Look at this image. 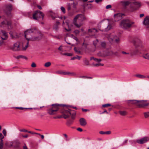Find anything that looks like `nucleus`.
<instances>
[{
  "mask_svg": "<svg viewBox=\"0 0 149 149\" xmlns=\"http://www.w3.org/2000/svg\"><path fill=\"white\" fill-rule=\"evenodd\" d=\"M25 37L27 40L22 45V49L26 50L29 46V41H34L40 39L42 37V34L36 29H29L24 32Z\"/></svg>",
  "mask_w": 149,
  "mask_h": 149,
  "instance_id": "1",
  "label": "nucleus"
},
{
  "mask_svg": "<svg viewBox=\"0 0 149 149\" xmlns=\"http://www.w3.org/2000/svg\"><path fill=\"white\" fill-rule=\"evenodd\" d=\"M86 18L83 15L79 14L74 18L73 23L76 26L79 28L82 25V22Z\"/></svg>",
  "mask_w": 149,
  "mask_h": 149,
  "instance_id": "2",
  "label": "nucleus"
},
{
  "mask_svg": "<svg viewBox=\"0 0 149 149\" xmlns=\"http://www.w3.org/2000/svg\"><path fill=\"white\" fill-rule=\"evenodd\" d=\"M134 24V22L128 19H125L121 21L120 25L123 29H127L132 27Z\"/></svg>",
  "mask_w": 149,
  "mask_h": 149,
  "instance_id": "3",
  "label": "nucleus"
},
{
  "mask_svg": "<svg viewBox=\"0 0 149 149\" xmlns=\"http://www.w3.org/2000/svg\"><path fill=\"white\" fill-rule=\"evenodd\" d=\"M20 144V142L19 141L18 139H15L12 141L6 142L5 145L8 148H16L19 147Z\"/></svg>",
  "mask_w": 149,
  "mask_h": 149,
  "instance_id": "4",
  "label": "nucleus"
},
{
  "mask_svg": "<svg viewBox=\"0 0 149 149\" xmlns=\"http://www.w3.org/2000/svg\"><path fill=\"white\" fill-rule=\"evenodd\" d=\"M102 24L101 29L102 31H107L112 28L111 24L108 21H102L101 22Z\"/></svg>",
  "mask_w": 149,
  "mask_h": 149,
  "instance_id": "5",
  "label": "nucleus"
},
{
  "mask_svg": "<svg viewBox=\"0 0 149 149\" xmlns=\"http://www.w3.org/2000/svg\"><path fill=\"white\" fill-rule=\"evenodd\" d=\"M61 105V104H53L52 105V108L48 110V113L50 115H54L56 114V112L58 109V107Z\"/></svg>",
  "mask_w": 149,
  "mask_h": 149,
  "instance_id": "6",
  "label": "nucleus"
},
{
  "mask_svg": "<svg viewBox=\"0 0 149 149\" xmlns=\"http://www.w3.org/2000/svg\"><path fill=\"white\" fill-rule=\"evenodd\" d=\"M44 15L42 12L39 11H36L33 14V18L36 20H38L39 19L43 20Z\"/></svg>",
  "mask_w": 149,
  "mask_h": 149,
  "instance_id": "7",
  "label": "nucleus"
},
{
  "mask_svg": "<svg viewBox=\"0 0 149 149\" xmlns=\"http://www.w3.org/2000/svg\"><path fill=\"white\" fill-rule=\"evenodd\" d=\"M107 37L109 41L111 42H118L119 40V38L113 33L108 34L107 35Z\"/></svg>",
  "mask_w": 149,
  "mask_h": 149,
  "instance_id": "8",
  "label": "nucleus"
},
{
  "mask_svg": "<svg viewBox=\"0 0 149 149\" xmlns=\"http://www.w3.org/2000/svg\"><path fill=\"white\" fill-rule=\"evenodd\" d=\"M20 45V43L19 42H17L14 43L13 45L10 47V49L14 51H19L21 49Z\"/></svg>",
  "mask_w": 149,
  "mask_h": 149,
  "instance_id": "9",
  "label": "nucleus"
},
{
  "mask_svg": "<svg viewBox=\"0 0 149 149\" xmlns=\"http://www.w3.org/2000/svg\"><path fill=\"white\" fill-rule=\"evenodd\" d=\"M149 141V137L148 136H145L140 139L136 140V142L137 143L142 144L147 143Z\"/></svg>",
  "mask_w": 149,
  "mask_h": 149,
  "instance_id": "10",
  "label": "nucleus"
},
{
  "mask_svg": "<svg viewBox=\"0 0 149 149\" xmlns=\"http://www.w3.org/2000/svg\"><path fill=\"white\" fill-rule=\"evenodd\" d=\"M133 43L135 47H142V42L141 40L139 38H136L132 42Z\"/></svg>",
  "mask_w": 149,
  "mask_h": 149,
  "instance_id": "11",
  "label": "nucleus"
},
{
  "mask_svg": "<svg viewBox=\"0 0 149 149\" xmlns=\"http://www.w3.org/2000/svg\"><path fill=\"white\" fill-rule=\"evenodd\" d=\"M146 101L145 100H138L137 106L139 108H141L148 106L149 103H146Z\"/></svg>",
  "mask_w": 149,
  "mask_h": 149,
  "instance_id": "12",
  "label": "nucleus"
},
{
  "mask_svg": "<svg viewBox=\"0 0 149 149\" xmlns=\"http://www.w3.org/2000/svg\"><path fill=\"white\" fill-rule=\"evenodd\" d=\"M56 73L57 74H64L65 75H67L69 76H75L76 75V74L74 72H65L62 71H57L56 72Z\"/></svg>",
  "mask_w": 149,
  "mask_h": 149,
  "instance_id": "13",
  "label": "nucleus"
},
{
  "mask_svg": "<svg viewBox=\"0 0 149 149\" xmlns=\"http://www.w3.org/2000/svg\"><path fill=\"white\" fill-rule=\"evenodd\" d=\"M0 35L1 36V38L3 40H6L8 38V34L5 31L1 30Z\"/></svg>",
  "mask_w": 149,
  "mask_h": 149,
  "instance_id": "14",
  "label": "nucleus"
},
{
  "mask_svg": "<svg viewBox=\"0 0 149 149\" xmlns=\"http://www.w3.org/2000/svg\"><path fill=\"white\" fill-rule=\"evenodd\" d=\"M11 23L10 22H7L6 21H4L1 23V27H3L4 25H7L9 29H11Z\"/></svg>",
  "mask_w": 149,
  "mask_h": 149,
  "instance_id": "15",
  "label": "nucleus"
},
{
  "mask_svg": "<svg viewBox=\"0 0 149 149\" xmlns=\"http://www.w3.org/2000/svg\"><path fill=\"white\" fill-rule=\"evenodd\" d=\"M130 54L131 56L135 55L138 52L136 49H130Z\"/></svg>",
  "mask_w": 149,
  "mask_h": 149,
  "instance_id": "16",
  "label": "nucleus"
},
{
  "mask_svg": "<svg viewBox=\"0 0 149 149\" xmlns=\"http://www.w3.org/2000/svg\"><path fill=\"white\" fill-rule=\"evenodd\" d=\"M115 21H118L122 19V15L120 13H117L114 15Z\"/></svg>",
  "mask_w": 149,
  "mask_h": 149,
  "instance_id": "17",
  "label": "nucleus"
},
{
  "mask_svg": "<svg viewBox=\"0 0 149 149\" xmlns=\"http://www.w3.org/2000/svg\"><path fill=\"white\" fill-rule=\"evenodd\" d=\"M144 25L145 26L148 28L149 26V18L148 17H146L144 19L143 22Z\"/></svg>",
  "mask_w": 149,
  "mask_h": 149,
  "instance_id": "18",
  "label": "nucleus"
},
{
  "mask_svg": "<svg viewBox=\"0 0 149 149\" xmlns=\"http://www.w3.org/2000/svg\"><path fill=\"white\" fill-rule=\"evenodd\" d=\"M80 124L83 126H85L87 124L86 120L84 118H81L79 120Z\"/></svg>",
  "mask_w": 149,
  "mask_h": 149,
  "instance_id": "19",
  "label": "nucleus"
},
{
  "mask_svg": "<svg viewBox=\"0 0 149 149\" xmlns=\"http://www.w3.org/2000/svg\"><path fill=\"white\" fill-rule=\"evenodd\" d=\"M12 6L10 4H9L7 6L6 9L8 10V12H6V13L8 15L10 14V11L12 9Z\"/></svg>",
  "mask_w": 149,
  "mask_h": 149,
  "instance_id": "20",
  "label": "nucleus"
},
{
  "mask_svg": "<svg viewBox=\"0 0 149 149\" xmlns=\"http://www.w3.org/2000/svg\"><path fill=\"white\" fill-rule=\"evenodd\" d=\"M49 13V15L53 19H54L55 18L58 17L57 15L56 14L54 13L52 11H50Z\"/></svg>",
  "mask_w": 149,
  "mask_h": 149,
  "instance_id": "21",
  "label": "nucleus"
},
{
  "mask_svg": "<svg viewBox=\"0 0 149 149\" xmlns=\"http://www.w3.org/2000/svg\"><path fill=\"white\" fill-rule=\"evenodd\" d=\"M66 24H67V27H68V28L67 29L66 28H65V30L67 31H69L71 30L72 28V25H70L69 23L68 22H66Z\"/></svg>",
  "mask_w": 149,
  "mask_h": 149,
  "instance_id": "22",
  "label": "nucleus"
},
{
  "mask_svg": "<svg viewBox=\"0 0 149 149\" xmlns=\"http://www.w3.org/2000/svg\"><path fill=\"white\" fill-rule=\"evenodd\" d=\"M97 31H98L95 28L90 29H89L88 30V32L91 33L92 34L95 33L97 32Z\"/></svg>",
  "mask_w": 149,
  "mask_h": 149,
  "instance_id": "23",
  "label": "nucleus"
},
{
  "mask_svg": "<svg viewBox=\"0 0 149 149\" xmlns=\"http://www.w3.org/2000/svg\"><path fill=\"white\" fill-rule=\"evenodd\" d=\"M10 36L11 37L13 38H17L19 37V35L17 34L15 32H14L12 34H11Z\"/></svg>",
  "mask_w": 149,
  "mask_h": 149,
  "instance_id": "24",
  "label": "nucleus"
},
{
  "mask_svg": "<svg viewBox=\"0 0 149 149\" xmlns=\"http://www.w3.org/2000/svg\"><path fill=\"white\" fill-rule=\"evenodd\" d=\"M135 76L141 79H144L146 78V77L145 76L140 74H136Z\"/></svg>",
  "mask_w": 149,
  "mask_h": 149,
  "instance_id": "25",
  "label": "nucleus"
},
{
  "mask_svg": "<svg viewBox=\"0 0 149 149\" xmlns=\"http://www.w3.org/2000/svg\"><path fill=\"white\" fill-rule=\"evenodd\" d=\"M129 101L132 102V104H134L137 106L138 100H130Z\"/></svg>",
  "mask_w": 149,
  "mask_h": 149,
  "instance_id": "26",
  "label": "nucleus"
},
{
  "mask_svg": "<svg viewBox=\"0 0 149 149\" xmlns=\"http://www.w3.org/2000/svg\"><path fill=\"white\" fill-rule=\"evenodd\" d=\"M122 4L124 6H126L130 3V1H123L121 2Z\"/></svg>",
  "mask_w": 149,
  "mask_h": 149,
  "instance_id": "27",
  "label": "nucleus"
},
{
  "mask_svg": "<svg viewBox=\"0 0 149 149\" xmlns=\"http://www.w3.org/2000/svg\"><path fill=\"white\" fill-rule=\"evenodd\" d=\"M143 56V58H145V59L149 60V53H146L144 54Z\"/></svg>",
  "mask_w": 149,
  "mask_h": 149,
  "instance_id": "28",
  "label": "nucleus"
},
{
  "mask_svg": "<svg viewBox=\"0 0 149 149\" xmlns=\"http://www.w3.org/2000/svg\"><path fill=\"white\" fill-rule=\"evenodd\" d=\"M63 114H69L70 115H71V112H70V110L68 109L67 110H64V111L63 112Z\"/></svg>",
  "mask_w": 149,
  "mask_h": 149,
  "instance_id": "29",
  "label": "nucleus"
},
{
  "mask_svg": "<svg viewBox=\"0 0 149 149\" xmlns=\"http://www.w3.org/2000/svg\"><path fill=\"white\" fill-rule=\"evenodd\" d=\"M51 65V63L50 62H48L44 64V66L45 67H49Z\"/></svg>",
  "mask_w": 149,
  "mask_h": 149,
  "instance_id": "30",
  "label": "nucleus"
},
{
  "mask_svg": "<svg viewBox=\"0 0 149 149\" xmlns=\"http://www.w3.org/2000/svg\"><path fill=\"white\" fill-rule=\"evenodd\" d=\"M15 58L17 59H19L21 58H23L26 59V58L24 56L22 55H19L15 57Z\"/></svg>",
  "mask_w": 149,
  "mask_h": 149,
  "instance_id": "31",
  "label": "nucleus"
},
{
  "mask_svg": "<svg viewBox=\"0 0 149 149\" xmlns=\"http://www.w3.org/2000/svg\"><path fill=\"white\" fill-rule=\"evenodd\" d=\"M143 114L145 117L146 118H147L149 116V111L144 112Z\"/></svg>",
  "mask_w": 149,
  "mask_h": 149,
  "instance_id": "32",
  "label": "nucleus"
},
{
  "mask_svg": "<svg viewBox=\"0 0 149 149\" xmlns=\"http://www.w3.org/2000/svg\"><path fill=\"white\" fill-rule=\"evenodd\" d=\"M72 8L74 9V10H76L77 9V7L76 5L77 4H76L74 1L72 3Z\"/></svg>",
  "mask_w": 149,
  "mask_h": 149,
  "instance_id": "33",
  "label": "nucleus"
},
{
  "mask_svg": "<svg viewBox=\"0 0 149 149\" xmlns=\"http://www.w3.org/2000/svg\"><path fill=\"white\" fill-rule=\"evenodd\" d=\"M84 62L86 65H89V61L86 58L84 59Z\"/></svg>",
  "mask_w": 149,
  "mask_h": 149,
  "instance_id": "34",
  "label": "nucleus"
},
{
  "mask_svg": "<svg viewBox=\"0 0 149 149\" xmlns=\"http://www.w3.org/2000/svg\"><path fill=\"white\" fill-rule=\"evenodd\" d=\"M81 58V56H74L71 58V60H74L76 59H77L78 60H80Z\"/></svg>",
  "mask_w": 149,
  "mask_h": 149,
  "instance_id": "35",
  "label": "nucleus"
},
{
  "mask_svg": "<svg viewBox=\"0 0 149 149\" xmlns=\"http://www.w3.org/2000/svg\"><path fill=\"white\" fill-rule=\"evenodd\" d=\"M119 113L122 116H125L127 114V112L125 111H120Z\"/></svg>",
  "mask_w": 149,
  "mask_h": 149,
  "instance_id": "36",
  "label": "nucleus"
},
{
  "mask_svg": "<svg viewBox=\"0 0 149 149\" xmlns=\"http://www.w3.org/2000/svg\"><path fill=\"white\" fill-rule=\"evenodd\" d=\"M74 50L75 52L77 54H79L80 53V51L79 49H77L76 47H74Z\"/></svg>",
  "mask_w": 149,
  "mask_h": 149,
  "instance_id": "37",
  "label": "nucleus"
},
{
  "mask_svg": "<svg viewBox=\"0 0 149 149\" xmlns=\"http://www.w3.org/2000/svg\"><path fill=\"white\" fill-rule=\"evenodd\" d=\"M3 140H1V141H0V149H2L3 148Z\"/></svg>",
  "mask_w": 149,
  "mask_h": 149,
  "instance_id": "38",
  "label": "nucleus"
},
{
  "mask_svg": "<svg viewBox=\"0 0 149 149\" xmlns=\"http://www.w3.org/2000/svg\"><path fill=\"white\" fill-rule=\"evenodd\" d=\"M63 117L65 119L68 118L69 116V115L68 114H63Z\"/></svg>",
  "mask_w": 149,
  "mask_h": 149,
  "instance_id": "39",
  "label": "nucleus"
},
{
  "mask_svg": "<svg viewBox=\"0 0 149 149\" xmlns=\"http://www.w3.org/2000/svg\"><path fill=\"white\" fill-rule=\"evenodd\" d=\"M61 11L63 13H65V8L64 7H63V6H61Z\"/></svg>",
  "mask_w": 149,
  "mask_h": 149,
  "instance_id": "40",
  "label": "nucleus"
},
{
  "mask_svg": "<svg viewBox=\"0 0 149 149\" xmlns=\"http://www.w3.org/2000/svg\"><path fill=\"white\" fill-rule=\"evenodd\" d=\"M67 6H68V11H69L70 10H71V6H70V3H67Z\"/></svg>",
  "mask_w": 149,
  "mask_h": 149,
  "instance_id": "41",
  "label": "nucleus"
},
{
  "mask_svg": "<svg viewBox=\"0 0 149 149\" xmlns=\"http://www.w3.org/2000/svg\"><path fill=\"white\" fill-rule=\"evenodd\" d=\"M63 135L65 137V141H68L69 140V139H68V136L67 135L65 134H63Z\"/></svg>",
  "mask_w": 149,
  "mask_h": 149,
  "instance_id": "42",
  "label": "nucleus"
},
{
  "mask_svg": "<svg viewBox=\"0 0 149 149\" xmlns=\"http://www.w3.org/2000/svg\"><path fill=\"white\" fill-rule=\"evenodd\" d=\"M74 14L73 12H71V10L68 11V14L70 16H72Z\"/></svg>",
  "mask_w": 149,
  "mask_h": 149,
  "instance_id": "43",
  "label": "nucleus"
},
{
  "mask_svg": "<svg viewBox=\"0 0 149 149\" xmlns=\"http://www.w3.org/2000/svg\"><path fill=\"white\" fill-rule=\"evenodd\" d=\"M63 55L65 56H72V54L69 53H65L63 54Z\"/></svg>",
  "mask_w": 149,
  "mask_h": 149,
  "instance_id": "44",
  "label": "nucleus"
},
{
  "mask_svg": "<svg viewBox=\"0 0 149 149\" xmlns=\"http://www.w3.org/2000/svg\"><path fill=\"white\" fill-rule=\"evenodd\" d=\"M111 106V104H103L102 106L103 107H105L108 106Z\"/></svg>",
  "mask_w": 149,
  "mask_h": 149,
  "instance_id": "45",
  "label": "nucleus"
},
{
  "mask_svg": "<svg viewBox=\"0 0 149 149\" xmlns=\"http://www.w3.org/2000/svg\"><path fill=\"white\" fill-rule=\"evenodd\" d=\"M133 4L136 6H140V4L139 3L137 2H133Z\"/></svg>",
  "mask_w": 149,
  "mask_h": 149,
  "instance_id": "46",
  "label": "nucleus"
},
{
  "mask_svg": "<svg viewBox=\"0 0 149 149\" xmlns=\"http://www.w3.org/2000/svg\"><path fill=\"white\" fill-rule=\"evenodd\" d=\"M98 42V40L97 39H96L95 40L93 41V45L96 46L97 43Z\"/></svg>",
  "mask_w": 149,
  "mask_h": 149,
  "instance_id": "47",
  "label": "nucleus"
},
{
  "mask_svg": "<svg viewBox=\"0 0 149 149\" xmlns=\"http://www.w3.org/2000/svg\"><path fill=\"white\" fill-rule=\"evenodd\" d=\"M106 45V43L104 42H102L101 43V45L103 47H104Z\"/></svg>",
  "mask_w": 149,
  "mask_h": 149,
  "instance_id": "48",
  "label": "nucleus"
},
{
  "mask_svg": "<svg viewBox=\"0 0 149 149\" xmlns=\"http://www.w3.org/2000/svg\"><path fill=\"white\" fill-rule=\"evenodd\" d=\"M94 60L96 62H99L101 61V59H100V58L97 59V58H95V59H94Z\"/></svg>",
  "mask_w": 149,
  "mask_h": 149,
  "instance_id": "49",
  "label": "nucleus"
},
{
  "mask_svg": "<svg viewBox=\"0 0 149 149\" xmlns=\"http://www.w3.org/2000/svg\"><path fill=\"white\" fill-rule=\"evenodd\" d=\"M2 133L5 136H6V130L5 129H4L3 130V131H2Z\"/></svg>",
  "mask_w": 149,
  "mask_h": 149,
  "instance_id": "50",
  "label": "nucleus"
},
{
  "mask_svg": "<svg viewBox=\"0 0 149 149\" xmlns=\"http://www.w3.org/2000/svg\"><path fill=\"white\" fill-rule=\"evenodd\" d=\"M63 46L62 45H61V46H60L58 48V49L61 51H62L63 52Z\"/></svg>",
  "mask_w": 149,
  "mask_h": 149,
  "instance_id": "51",
  "label": "nucleus"
},
{
  "mask_svg": "<svg viewBox=\"0 0 149 149\" xmlns=\"http://www.w3.org/2000/svg\"><path fill=\"white\" fill-rule=\"evenodd\" d=\"M4 138V136H3V135H2V134L0 133V141H1V140H3L2 139L3 138Z\"/></svg>",
  "mask_w": 149,
  "mask_h": 149,
  "instance_id": "52",
  "label": "nucleus"
},
{
  "mask_svg": "<svg viewBox=\"0 0 149 149\" xmlns=\"http://www.w3.org/2000/svg\"><path fill=\"white\" fill-rule=\"evenodd\" d=\"M20 131L21 132H28V131L27 130H26L25 129H23L22 130H20Z\"/></svg>",
  "mask_w": 149,
  "mask_h": 149,
  "instance_id": "53",
  "label": "nucleus"
},
{
  "mask_svg": "<svg viewBox=\"0 0 149 149\" xmlns=\"http://www.w3.org/2000/svg\"><path fill=\"white\" fill-rule=\"evenodd\" d=\"M31 66L33 68H35L36 67V64L34 63H33L31 65Z\"/></svg>",
  "mask_w": 149,
  "mask_h": 149,
  "instance_id": "54",
  "label": "nucleus"
},
{
  "mask_svg": "<svg viewBox=\"0 0 149 149\" xmlns=\"http://www.w3.org/2000/svg\"><path fill=\"white\" fill-rule=\"evenodd\" d=\"M111 6L110 5H108L106 7V8L107 9H109V8H111Z\"/></svg>",
  "mask_w": 149,
  "mask_h": 149,
  "instance_id": "55",
  "label": "nucleus"
},
{
  "mask_svg": "<svg viewBox=\"0 0 149 149\" xmlns=\"http://www.w3.org/2000/svg\"><path fill=\"white\" fill-rule=\"evenodd\" d=\"M80 78H87L88 79V78H89L88 77H86V76H80L79 77Z\"/></svg>",
  "mask_w": 149,
  "mask_h": 149,
  "instance_id": "56",
  "label": "nucleus"
},
{
  "mask_svg": "<svg viewBox=\"0 0 149 149\" xmlns=\"http://www.w3.org/2000/svg\"><path fill=\"white\" fill-rule=\"evenodd\" d=\"M101 134H105V132H104L103 131H100L99 132Z\"/></svg>",
  "mask_w": 149,
  "mask_h": 149,
  "instance_id": "57",
  "label": "nucleus"
},
{
  "mask_svg": "<svg viewBox=\"0 0 149 149\" xmlns=\"http://www.w3.org/2000/svg\"><path fill=\"white\" fill-rule=\"evenodd\" d=\"M122 53L123 54H130V52L129 53H127L124 51H122Z\"/></svg>",
  "mask_w": 149,
  "mask_h": 149,
  "instance_id": "58",
  "label": "nucleus"
},
{
  "mask_svg": "<svg viewBox=\"0 0 149 149\" xmlns=\"http://www.w3.org/2000/svg\"><path fill=\"white\" fill-rule=\"evenodd\" d=\"M74 32L76 34H79V31L78 30H76L74 31Z\"/></svg>",
  "mask_w": 149,
  "mask_h": 149,
  "instance_id": "59",
  "label": "nucleus"
},
{
  "mask_svg": "<svg viewBox=\"0 0 149 149\" xmlns=\"http://www.w3.org/2000/svg\"><path fill=\"white\" fill-rule=\"evenodd\" d=\"M77 130L79 132H82L83 131L82 129L80 127L77 128Z\"/></svg>",
  "mask_w": 149,
  "mask_h": 149,
  "instance_id": "60",
  "label": "nucleus"
},
{
  "mask_svg": "<svg viewBox=\"0 0 149 149\" xmlns=\"http://www.w3.org/2000/svg\"><path fill=\"white\" fill-rule=\"evenodd\" d=\"M3 44V41L2 40L0 41V47L2 46Z\"/></svg>",
  "mask_w": 149,
  "mask_h": 149,
  "instance_id": "61",
  "label": "nucleus"
},
{
  "mask_svg": "<svg viewBox=\"0 0 149 149\" xmlns=\"http://www.w3.org/2000/svg\"><path fill=\"white\" fill-rule=\"evenodd\" d=\"M111 133V132L110 131H107V132H105V134H110Z\"/></svg>",
  "mask_w": 149,
  "mask_h": 149,
  "instance_id": "62",
  "label": "nucleus"
},
{
  "mask_svg": "<svg viewBox=\"0 0 149 149\" xmlns=\"http://www.w3.org/2000/svg\"><path fill=\"white\" fill-rule=\"evenodd\" d=\"M75 114H76L75 113H74L72 115V114L71 115H72V119H73L74 118V116H75Z\"/></svg>",
  "mask_w": 149,
  "mask_h": 149,
  "instance_id": "63",
  "label": "nucleus"
},
{
  "mask_svg": "<svg viewBox=\"0 0 149 149\" xmlns=\"http://www.w3.org/2000/svg\"><path fill=\"white\" fill-rule=\"evenodd\" d=\"M93 65L94 66H96V67L99 66V63H97L96 64H93Z\"/></svg>",
  "mask_w": 149,
  "mask_h": 149,
  "instance_id": "64",
  "label": "nucleus"
}]
</instances>
